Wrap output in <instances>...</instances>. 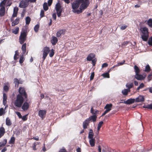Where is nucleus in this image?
<instances>
[{"instance_id": "42", "label": "nucleus", "mask_w": 152, "mask_h": 152, "mask_svg": "<svg viewBox=\"0 0 152 152\" xmlns=\"http://www.w3.org/2000/svg\"><path fill=\"white\" fill-rule=\"evenodd\" d=\"M15 138L14 137H12L11 138L10 140L9 141V143L10 144H14L15 143Z\"/></svg>"}, {"instance_id": "40", "label": "nucleus", "mask_w": 152, "mask_h": 152, "mask_svg": "<svg viewBox=\"0 0 152 152\" xmlns=\"http://www.w3.org/2000/svg\"><path fill=\"white\" fill-rule=\"evenodd\" d=\"M57 12V14L58 17H60L61 15V13L62 11V9H59L58 10H56Z\"/></svg>"}, {"instance_id": "41", "label": "nucleus", "mask_w": 152, "mask_h": 152, "mask_svg": "<svg viewBox=\"0 0 152 152\" xmlns=\"http://www.w3.org/2000/svg\"><path fill=\"white\" fill-rule=\"evenodd\" d=\"M55 9L56 10H57L59 9H62V8H61V7L60 3H58L56 4Z\"/></svg>"}, {"instance_id": "30", "label": "nucleus", "mask_w": 152, "mask_h": 152, "mask_svg": "<svg viewBox=\"0 0 152 152\" xmlns=\"http://www.w3.org/2000/svg\"><path fill=\"white\" fill-rule=\"evenodd\" d=\"M113 68L114 67L110 68L107 72H105V78H110L109 73L110 71H112L113 69Z\"/></svg>"}, {"instance_id": "43", "label": "nucleus", "mask_w": 152, "mask_h": 152, "mask_svg": "<svg viewBox=\"0 0 152 152\" xmlns=\"http://www.w3.org/2000/svg\"><path fill=\"white\" fill-rule=\"evenodd\" d=\"M43 8L44 10L45 11L47 10L48 9V7L47 5L46 2H45L43 5Z\"/></svg>"}, {"instance_id": "45", "label": "nucleus", "mask_w": 152, "mask_h": 152, "mask_svg": "<svg viewBox=\"0 0 152 152\" xmlns=\"http://www.w3.org/2000/svg\"><path fill=\"white\" fill-rule=\"evenodd\" d=\"M103 123V122L101 121L98 124L97 127V130L98 131H99Z\"/></svg>"}, {"instance_id": "58", "label": "nucleus", "mask_w": 152, "mask_h": 152, "mask_svg": "<svg viewBox=\"0 0 152 152\" xmlns=\"http://www.w3.org/2000/svg\"><path fill=\"white\" fill-rule=\"evenodd\" d=\"M28 114H27L23 116L22 117V119L23 121H26L27 119V118L26 117Z\"/></svg>"}, {"instance_id": "5", "label": "nucleus", "mask_w": 152, "mask_h": 152, "mask_svg": "<svg viewBox=\"0 0 152 152\" xmlns=\"http://www.w3.org/2000/svg\"><path fill=\"white\" fill-rule=\"evenodd\" d=\"M50 51V48L46 46L44 48L42 56L43 60L42 61V62L44 61Z\"/></svg>"}, {"instance_id": "7", "label": "nucleus", "mask_w": 152, "mask_h": 152, "mask_svg": "<svg viewBox=\"0 0 152 152\" xmlns=\"http://www.w3.org/2000/svg\"><path fill=\"white\" fill-rule=\"evenodd\" d=\"M28 4V0H22L20 3L19 6L20 7L24 8L27 7Z\"/></svg>"}, {"instance_id": "34", "label": "nucleus", "mask_w": 152, "mask_h": 152, "mask_svg": "<svg viewBox=\"0 0 152 152\" xmlns=\"http://www.w3.org/2000/svg\"><path fill=\"white\" fill-rule=\"evenodd\" d=\"M133 86V83H128L126 84V86L128 88V90H130V89L132 88Z\"/></svg>"}, {"instance_id": "62", "label": "nucleus", "mask_w": 152, "mask_h": 152, "mask_svg": "<svg viewBox=\"0 0 152 152\" xmlns=\"http://www.w3.org/2000/svg\"><path fill=\"white\" fill-rule=\"evenodd\" d=\"M4 112V109L3 108H1L0 109V116L2 115Z\"/></svg>"}, {"instance_id": "39", "label": "nucleus", "mask_w": 152, "mask_h": 152, "mask_svg": "<svg viewBox=\"0 0 152 152\" xmlns=\"http://www.w3.org/2000/svg\"><path fill=\"white\" fill-rule=\"evenodd\" d=\"M134 70L136 74H139L140 72V70L137 65H134Z\"/></svg>"}, {"instance_id": "6", "label": "nucleus", "mask_w": 152, "mask_h": 152, "mask_svg": "<svg viewBox=\"0 0 152 152\" xmlns=\"http://www.w3.org/2000/svg\"><path fill=\"white\" fill-rule=\"evenodd\" d=\"M83 1V0H76L75 2L72 4V7L73 9L75 10L78 8L80 4Z\"/></svg>"}, {"instance_id": "21", "label": "nucleus", "mask_w": 152, "mask_h": 152, "mask_svg": "<svg viewBox=\"0 0 152 152\" xmlns=\"http://www.w3.org/2000/svg\"><path fill=\"white\" fill-rule=\"evenodd\" d=\"M90 123L88 119H86L83 123V127L84 129H86Z\"/></svg>"}, {"instance_id": "26", "label": "nucleus", "mask_w": 152, "mask_h": 152, "mask_svg": "<svg viewBox=\"0 0 152 152\" xmlns=\"http://www.w3.org/2000/svg\"><path fill=\"white\" fill-rule=\"evenodd\" d=\"M26 43H25L23 44L22 46L21 49L23 53V54H24L26 52Z\"/></svg>"}, {"instance_id": "12", "label": "nucleus", "mask_w": 152, "mask_h": 152, "mask_svg": "<svg viewBox=\"0 0 152 152\" xmlns=\"http://www.w3.org/2000/svg\"><path fill=\"white\" fill-rule=\"evenodd\" d=\"M113 106L112 104H107L105 106V114L110 111L111 110Z\"/></svg>"}, {"instance_id": "50", "label": "nucleus", "mask_w": 152, "mask_h": 152, "mask_svg": "<svg viewBox=\"0 0 152 152\" xmlns=\"http://www.w3.org/2000/svg\"><path fill=\"white\" fill-rule=\"evenodd\" d=\"M15 132L17 135H19L22 133V131L20 129H18L16 130Z\"/></svg>"}, {"instance_id": "38", "label": "nucleus", "mask_w": 152, "mask_h": 152, "mask_svg": "<svg viewBox=\"0 0 152 152\" xmlns=\"http://www.w3.org/2000/svg\"><path fill=\"white\" fill-rule=\"evenodd\" d=\"M151 70V68L149 65L148 64L145 67V69L144 70L145 72H149Z\"/></svg>"}, {"instance_id": "4", "label": "nucleus", "mask_w": 152, "mask_h": 152, "mask_svg": "<svg viewBox=\"0 0 152 152\" xmlns=\"http://www.w3.org/2000/svg\"><path fill=\"white\" fill-rule=\"evenodd\" d=\"M19 94L17 95L20 96H21L23 97L24 99H27L28 95L26 91V90L23 87H20L18 89Z\"/></svg>"}, {"instance_id": "60", "label": "nucleus", "mask_w": 152, "mask_h": 152, "mask_svg": "<svg viewBox=\"0 0 152 152\" xmlns=\"http://www.w3.org/2000/svg\"><path fill=\"white\" fill-rule=\"evenodd\" d=\"M16 114L18 116L19 118H22V115L20 114V113L19 112H16Z\"/></svg>"}, {"instance_id": "11", "label": "nucleus", "mask_w": 152, "mask_h": 152, "mask_svg": "<svg viewBox=\"0 0 152 152\" xmlns=\"http://www.w3.org/2000/svg\"><path fill=\"white\" fill-rule=\"evenodd\" d=\"M14 83L15 84V86L18 87L19 84H22L23 83V81L20 80V79L19 80L17 78H15L14 79Z\"/></svg>"}, {"instance_id": "9", "label": "nucleus", "mask_w": 152, "mask_h": 152, "mask_svg": "<svg viewBox=\"0 0 152 152\" xmlns=\"http://www.w3.org/2000/svg\"><path fill=\"white\" fill-rule=\"evenodd\" d=\"M46 113V110H40L39 111L38 115L43 119L45 118Z\"/></svg>"}, {"instance_id": "49", "label": "nucleus", "mask_w": 152, "mask_h": 152, "mask_svg": "<svg viewBox=\"0 0 152 152\" xmlns=\"http://www.w3.org/2000/svg\"><path fill=\"white\" fill-rule=\"evenodd\" d=\"M19 27H17L15 30H12V33L14 34H17L19 32Z\"/></svg>"}, {"instance_id": "54", "label": "nucleus", "mask_w": 152, "mask_h": 152, "mask_svg": "<svg viewBox=\"0 0 152 152\" xmlns=\"http://www.w3.org/2000/svg\"><path fill=\"white\" fill-rule=\"evenodd\" d=\"M45 13L44 12L43 10H42L41 11L40 13V18H41L45 16Z\"/></svg>"}, {"instance_id": "20", "label": "nucleus", "mask_w": 152, "mask_h": 152, "mask_svg": "<svg viewBox=\"0 0 152 152\" xmlns=\"http://www.w3.org/2000/svg\"><path fill=\"white\" fill-rule=\"evenodd\" d=\"M18 10V8L17 7H15L14 8L13 13L12 17L14 18L17 16Z\"/></svg>"}, {"instance_id": "10", "label": "nucleus", "mask_w": 152, "mask_h": 152, "mask_svg": "<svg viewBox=\"0 0 152 152\" xmlns=\"http://www.w3.org/2000/svg\"><path fill=\"white\" fill-rule=\"evenodd\" d=\"M146 76V74H145L144 75V76L142 75H140L139 74H136L135 76V77L137 80H144Z\"/></svg>"}, {"instance_id": "8", "label": "nucleus", "mask_w": 152, "mask_h": 152, "mask_svg": "<svg viewBox=\"0 0 152 152\" xmlns=\"http://www.w3.org/2000/svg\"><path fill=\"white\" fill-rule=\"evenodd\" d=\"M82 3L80 7V9H81L82 10H84L87 8L89 4V1H85L83 0V1L81 2Z\"/></svg>"}, {"instance_id": "53", "label": "nucleus", "mask_w": 152, "mask_h": 152, "mask_svg": "<svg viewBox=\"0 0 152 152\" xmlns=\"http://www.w3.org/2000/svg\"><path fill=\"white\" fill-rule=\"evenodd\" d=\"M92 61V64H93V66H94L95 65L96 61H97V59L96 58H94L92 60H91Z\"/></svg>"}, {"instance_id": "16", "label": "nucleus", "mask_w": 152, "mask_h": 152, "mask_svg": "<svg viewBox=\"0 0 152 152\" xmlns=\"http://www.w3.org/2000/svg\"><path fill=\"white\" fill-rule=\"evenodd\" d=\"M95 57V55L93 53L89 54L87 58V60L88 61H90L94 58Z\"/></svg>"}, {"instance_id": "59", "label": "nucleus", "mask_w": 152, "mask_h": 152, "mask_svg": "<svg viewBox=\"0 0 152 152\" xmlns=\"http://www.w3.org/2000/svg\"><path fill=\"white\" fill-rule=\"evenodd\" d=\"M9 88L7 86L5 85V86H4V89L5 91H8L9 90Z\"/></svg>"}, {"instance_id": "36", "label": "nucleus", "mask_w": 152, "mask_h": 152, "mask_svg": "<svg viewBox=\"0 0 152 152\" xmlns=\"http://www.w3.org/2000/svg\"><path fill=\"white\" fill-rule=\"evenodd\" d=\"M25 60V58L24 56V54H22L20 57L19 60V63L20 64H21L23 63Z\"/></svg>"}, {"instance_id": "1", "label": "nucleus", "mask_w": 152, "mask_h": 152, "mask_svg": "<svg viewBox=\"0 0 152 152\" xmlns=\"http://www.w3.org/2000/svg\"><path fill=\"white\" fill-rule=\"evenodd\" d=\"M140 30L142 34L141 36L142 39L144 41H147L149 37L148 28L146 27H141Z\"/></svg>"}, {"instance_id": "64", "label": "nucleus", "mask_w": 152, "mask_h": 152, "mask_svg": "<svg viewBox=\"0 0 152 152\" xmlns=\"http://www.w3.org/2000/svg\"><path fill=\"white\" fill-rule=\"evenodd\" d=\"M59 152H67L65 149L62 148L59 151Z\"/></svg>"}, {"instance_id": "13", "label": "nucleus", "mask_w": 152, "mask_h": 152, "mask_svg": "<svg viewBox=\"0 0 152 152\" xmlns=\"http://www.w3.org/2000/svg\"><path fill=\"white\" fill-rule=\"evenodd\" d=\"M22 108L23 111L27 110L29 107L28 103L26 102H24L22 106Z\"/></svg>"}, {"instance_id": "24", "label": "nucleus", "mask_w": 152, "mask_h": 152, "mask_svg": "<svg viewBox=\"0 0 152 152\" xmlns=\"http://www.w3.org/2000/svg\"><path fill=\"white\" fill-rule=\"evenodd\" d=\"M65 30L61 29L58 31L56 33L57 37H59L60 36L61 34H64L65 33Z\"/></svg>"}, {"instance_id": "52", "label": "nucleus", "mask_w": 152, "mask_h": 152, "mask_svg": "<svg viewBox=\"0 0 152 152\" xmlns=\"http://www.w3.org/2000/svg\"><path fill=\"white\" fill-rule=\"evenodd\" d=\"M144 86V84L143 83H142L137 88V90L138 91L139 90L140 88H143Z\"/></svg>"}, {"instance_id": "37", "label": "nucleus", "mask_w": 152, "mask_h": 152, "mask_svg": "<svg viewBox=\"0 0 152 152\" xmlns=\"http://www.w3.org/2000/svg\"><path fill=\"white\" fill-rule=\"evenodd\" d=\"M40 144V142H35L33 144V145L32 146V148L33 150L34 151H36L37 150V148H36V146L37 145H39Z\"/></svg>"}, {"instance_id": "17", "label": "nucleus", "mask_w": 152, "mask_h": 152, "mask_svg": "<svg viewBox=\"0 0 152 152\" xmlns=\"http://www.w3.org/2000/svg\"><path fill=\"white\" fill-rule=\"evenodd\" d=\"M97 118V116L96 115H93L92 116L89 117V118H87L89 121H93L94 122H95L96 121Z\"/></svg>"}, {"instance_id": "55", "label": "nucleus", "mask_w": 152, "mask_h": 152, "mask_svg": "<svg viewBox=\"0 0 152 152\" xmlns=\"http://www.w3.org/2000/svg\"><path fill=\"white\" fill-rule=\"evenodd\" d=\"M148 43L150 46H152V37H151L149 39Z\"/></svg>"}, {"instance_id": "57", "label": "nucleus", "mask_w": 152, "mask_h": 152, "mask_svg": "<svg viewBox=\"0 0 152 152\" xmlns=\"http://www.w3.org/2000/svg\"><path fill=\"white\" fill-rule=\"evenodd\" d=\"M147 78L148 81L149 82L151 80V78H152V74H149Z\"/></svg>"}, {"instance_id": "44", "label": "nucleus", "mask_w": 152, "mask_h": 152, "mask_svg": "<svg viewBox=\"0 0 152 152\" xmlns=\"http://www.w3.org/2000/svg\"><path fill=\"white\" fill-rule=\"evenodd\" d=\"M31 18L30 17L28 16L26 18V24L27 25H28L30 22Z\"/></svg>"}, {"instance_id": "28", "label": "nucleus", "mask_w": 152, "mask_h": 152, "mask_svg": "<svg viewBox=\"0 0 152 152\" xmlns=\"http://www.w3.org/2000/svg\"><path fill=\"white\" fill-rule=\"evenodd\" d=\"M91 112L93 115H97V114L99 113V111L96 110L94 109L93 107H92L91 109Z\"/></svg>"}, {"instance_id": "33", "label": "nucleus", "mask_w": 152, "mask_h": 152, "mask_svg": "<svg viewBox=\"0 0 152 152\" xmlns=\"http://www.w3.org/2000/svg\"><path fill=\"white\" fill-rule=\"evenodd\" d=\"M7 139H4L2 142H0V148L4 146L7 144Z\"/></svg>"}, {"instance_id": "22", "label": "nucleus", "mask_w": 152, "mask_h": 152, "mask_svg": "<svg viewBox=\"0 0 152 152\" xmlns=\"http://www.w3.org/2000/svg\"><path fill=\"white\" fill-rule=\"evenodd\" d=\"M5 133L4 128L3 127H1L0 128V138L4 135Z\"/></svg>"}, {"instance_id": "48", "label": "nucleus", "mask_w": 152, "mask_h": 152, "mask_svg": "<svg viewBox=\"0 0 152 152\" xmlns=\"http://www.w3.org/2000/svg\"><path fill=\"white\" fill-rule=\"evenodd\" d=\"M54 53H55L54 50L53 49H52L50 51V53H49V56L51 57H52L54 56Z\"/></svg>"}, {"instance_id": "19", "label": "nucleus", "mask_w": 152, "mask_h": 152, "mask_svg": "<svg viewBox=\"0 0 152 152\" xmlns=\"http://www.w3.org/2000/svg\"><path fill=\"white\" fill-rule=\"evenodd\" d=\"M134 102H135L134 99L131 98L125 101L124 103L126 104H130L133 103Z\"/></svg>"}, {"instance_id": "51", "label": "nucleus", "mask_w": 152, "mask_h": 152, "mask_svg": "<svg viewBox=\"0 0 152 152\" xmlns=\"http://www.w3.org/2000/svg\"><path fill=\"white\" fill-rule=\"evenodd\" d=\"M7 0H4L1 3L0 6L1 7H4V6L6 2V1Z\"/></svg>"}, {"instance_id": "27", "label": "nucleus", "mask_w": 152, "mask_h": 152, "mask_svg": "<svg viewBox=\"0 0 152 152\" xmlns=\"http://www.w3.org/2000/svg\"><path fill=\"white\" fill-rule=\"evenodd\" d=\"M94 133L92 129H90L88 134V138L89 139H91L93 138Z\"/></svg>"}, {"instance_id": "56", "label": "nucleus", "mask_w": 152, "mask_h": 152, "mask_svg": "<svg viewBox=\"0 0 152 152\" xmlns=\"http://www.w3.org/2000/svg\"><path fill=\"white\" fill-rule=\"evenodd\" d=\"M94 72H93L91 73L90 77V80H92L94 77Z\"/></svg>"}, {"instance_id": "61", "label": "nucleus", "mask_w": 152, "mask_h": 152, "mask_svg": "<svg viewBox=\"0 0 152 152\" xmlns=\"http://www.w3.org/2000/svg\"><path fill=\"white\" fill-rule=\"evenodd\" d=\"M80 9V10H75V12H76L77 14H79L81 13L82 12V10H83L81 9Z\"/></svg>"}, {"instance_id": "35", "label": "nucleus", "mask_w": 152, "mask_h": 152, "mask_svg": "<svg viewBox=\"0 0 152 152\" xmlns=\"http://www.w3.org/2000/svg\"><path fill=\"white\" fill-rule=\"evenodd\" d=\"M147 24L149 26L152 28V19L150 18L147 21Z\"/></svg>"}, {"instance_id": "23", "label": "nucleus", "mask_w": 152, "mask_h": 152, "mask_svg": "<svg viewBox=\"0 0 152 152\" xmlns=\"http://www.w3.org/2000/svg\"><path fill=\"white\" fill-rule=\"evenodd\" d=\"M5 13V8L4 7H1L0 9V16H3L4 15Z\"/></svg>"}, {"instance_id": "63", "label": "nucleus", "mask_w": 152, "mask_h": 152, "mask_svg": "<svg viewBox=\"0 0 152 152\" xmlns=\"http://www.w3.org/2000/svg\"><path fill=\"white\" fill-rule=\"evenodd\" d=\"M7 95L5 93H4L3 94V99L4 100H7Z\"/></svg>"}, {"instance_id": "15", "label": "nucleus", "mask_w": 152, "mask_h": 152, "mask_svg": "<svg viewBox=\"0 0 152 152\" xmlns=\"http://www.w3.org/2000/svg\"><path fill=\"white\" fill-rule=\"evenodd\" d=\"M135 100V102H143L145 100V98L142 96L140 95L138 97L136 98Z\"/></svg>"}, {"instance_id": "14", "label": "nucleus", "mask_w": 152, "mask_h": 152, "mask_svg": "<svg viewBox=\"0 0 152 152\" xmlns=\"http://www.w3.org/2000/svg\"><path fill=\"white\" fill-rule=\"evenodd\" d=\"M11 21H12V26H15L17 25L19 22V18H17L16 20L13 21V18L12 17L11 19Z\"/></svg>"}, {"instance_id": "32", "label": "nucleus", "mask_w": 152, "mask_h": 152, "mask_svg": "<svg viewBox=\"0 0 152 152\" xmlns=\"http://www.w3.org/2000/svg\"><path fill=\"white\" fill-rule=\"evenodd\" d=\"M143 107L144 108H147L150 110H152V103L150 104L144 105Z\"/></svg>"}, {"instance_id": "47", "label": "nucleus", "mask_w": 152, "mask_h": 152, "mask_svg": "<svg viewBox=\"0 0 152 152\" xmlns=\"http://www.w3.org/2000/svg\"><path fill=\"white\" fill-rule=\"evenodd\" d=\"M39 26L38 24H37L35 26L34 28V30L36 32H38Z\"/></svg>"}, {"instance_id": "46", "label": "nucleus", "mask_w": 152, "mask_h": 152, "mask_svg": "<svg viewBox=\"0 0 152 152\" xmlns=\"http://www.w3.org/2000/svg\"><path fill=\"white\" fill-rule=\"evenodd\" d=\"M130 43L132 45V43L131 42L129 41H126L124 42L122 44V46H126L128 44Z\"/></svg>"}, {"instance_id": "29", "label": "nucleus", "mask_w": 152, "mask_h": 152, "mask_svg": "<svg viewBox=\"0 0 152 152\" xmlns=\"http://www.w3.org/2000/svg\"><path fill=\"white\" fill-rule=\"evenodd\" d=\"M6 125L8 126H10L12 124L10 119L8 117L6 119Z\"/></svg>"}, {"instance_id": "18", "label": "nucleus", "mask_w": 152, "mask_h": 152, "mask_svg": "<svg viewBox=\"0 0 152 152\" xmlns=\"http://www.w3.org/2000/svg\"><path fill=\"white\" fill-rule=\"evenodd\" d=\"M58 41L57 38L55 36L52 37V39L51 40V42L52 45H56Z\"/></svg>"}, {"instance_id": "2", "label": "nucleus", "mask_w": 152, "mask_h": 152, "mask_svg": "<svg viewBox=\"0 0 152 152\" xmlns=\"http://www.w3.org/2000/svg\"><path fill=\"white\" fill-rule=\"evenodd\" d=\"M25 99L20 95H17L16 99L14 102V105L18 107H21Z\"/></svg>"}, {"instance_id": "25", "label": "nucleus", "mask_w": 152, "mask_h": 152, "mask_svg": "<svg viewBox=\"0 0 152 152\" xmlns=\"http://www.w3.org/2000/svg\"><path fill=\"white\" fill-rule=\"evenodd\" d=\"M89 141L91 147H94L95 146V140L94 138L90 139Z\"/></svg>"}, {"instance_id": "31", "label": "nucleus", "mask_w": 152, "mask_h": 152, "mask_svg": "<svg viewBox=\"0 0 152 152\" xmlns=\"http://www.w3.org/2000/svg\"><path fill=\"white\" fill-rule=\"evenodd\" d=\"M130 91V90H128L127 89H125L122 91V93L124 95H127L128 94V92Z\"/></svg>"}, {"instance_id": "3", "label": "nucleus", "mask_w": 152, "mask_h": 152, "mask_svg": "<svg viewBox=\"0 0 152 152\" xmlns=\"http://www.w3.org/2000/svg\"><path fill=\"white\" fill-rule=\"evenodd\" d=\"M27 34L28 32L26 29L24 30L23 29L22 30L20 33L19 39V42L20 44H23L24 42L26 40Z\"/></svg>"}]
</instances>
